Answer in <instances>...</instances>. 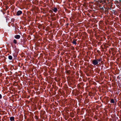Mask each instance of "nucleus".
<instances>
[{
  "mask_svg": "<svg viewBox=\"0 0 121 121\" xmlns=\"http://www.w3.org/2000/svg\"><path fill=\"white\" fill-rule=\"evenodd\" d=\"M97 60V61H98V63H99V62L101 61V59H99Z\"/></svg>",
  "mask_w": 121,
  "mask_h": 121,
  "instance_id": "nucleus-13",
  "label": "nucleus"
},
{
  "mask_svg": "<svg viewBox=\"0 0 121 121\" xmlns=\"http://www.w3.org/2000/svg\"><path fill=\"white\" fill-rule=\"evenodd\" d=\"M49 12L51 13H52L53 12V11L52 10H49Z\"/></svg>",
  "mask_w": 121,
  "mask_h": 121,
  "instance_id": "nucleus-17",
  "label": "nucleus"
},
{
  "mask_svg": "<svg viewBox=\"0 0 121 121\" xmlns=\"http://www.w3.org/2000/svg\"><path fill=\"white\" fill-rule=\"evenodd\" d=\"M109 38H109V37L108 36V39H109Z\"/></svg>",
  "mask_w": 121,
  "mask_h": 121,
  "instance_id": "nucleus-20",
  "label": "nucleus"
},
{
  "mask_svg": "<svg viewBox=\"0 0 121 121\" xmlns=\"http://www.w3.org/2000/svg\"><path fill=\"white\" fill-rule=\"evenodd\" d=\"M92 63L94 65H97L98 64V61L96 59L92 61Z\"/></svg>",
  "mask_w": 121,
  "mask_h": 121,
  "instance_id": "nucleus-2",
  "label": "nucleus"
},
{
  "mask_svg": "<svg viewBox=\"0 0 121 121\" xmlns=\"http://www.w3.org/2000/svg\"><path fill=\"white\" fill-rule=\"evenodd\" d=\"M10 73H12V72H10Z\"/></svg>",
  "mask_w": 121,
  "mask_h": 121,
  "instance_id": "nucleus-24",
  "label": "nucleus"
},
{
  "mask_svg": "<svg viewBox=\"0 0 121 121\" xmlns=\"http://www.w3.org/2000/svg\"><path fill=\"white\" fill-rule=\"evenodd\" d=\"M111 103H114V99H111Z\"/></svg>",
  "mask_w": 121,
  "mask_h": 121,
  "instance_id": "nucleus-14",
  "label": "nucleus"
},
{
  "mask_svg": "<svg viewBox=\"0 0 121 121\" xmlns=\"http://www.w3.org/2000/svg\"><path fill=\"white\" fill-rule=\"evenodd\" d=\"M17 32L16 31V30H15V33H16V32Z\"/></svg>",
  "mask_w": 121,
  "mask_h": 121,
  "instance_id": "nucleus-23",
  "label": "nucleus"
},
{
  "mask_svg": "<svg viewBox=\"0 0 121 121\" xmlns=\"http://www.w3.org/2000/svg\"><path fill=\"white\" fill-rule=\"evenodd\" d=\"M17 28H15V30H17Z\"/></svg>",
  "mask_w": 121,
  "mask_h": 121,
  "instance_id": "nucleus-22",
  "label": "nucleus"
},
{
  "mask_svg": "<svg viewBox=\"0 0 121 121\" xmlns=\"http://www.w3.org/2000/svg\"><path fill=\"white\" fill-rule=\"evenodd\" d=\"M104 109L105 110V109ZM105 111H106V110H105Z\"/></svg>",
  "mask_w": 121,
  "mask_h": 121,
  "instance_id": "nucleus-29",
  "label": "nucleus"
},
{
  "mask_svg": "<svg viewBox=\"0 0 121 121\" xmlns=\"http://www.w3.org/2000/svg\"><path fill=\"white\" fill-rule=\"evenodd\" d=\"M14 117H10V120L11 121H15Z\"/></svg>",
  "mask_w": 121,
  "mask_h": 121,
  "instance_id": "nucleus-7",
  "label": "nucleus"
},
{
  "mask_svg": "<svg viewBox=\"0 0 121 121\" xmlns=\"http://www.w3.org/2000/svg\"><path fill=\"white\" fill-rule=\"evenodd\" d=\"M52 10L55 13H56L57 11V9L56 8L54 7L53 9H52Z\"/></svg>",
  "mask_w": 121,
  "mask_h": 121,
  "instance_id": "nucleus-5",
  "label": "nucleus"
},
{
  "mask_svg": "<svg viewBox=\"0 0 121 121\" xmlns=\"http://www.w3.org/2000/svg\"><path fill=\"white\" fill-rule=\"evenodd\" d=\"M77 40V39H73V41L72 42V43L73 44H74L75 45L76 44V41Z\"/></svg>",
  "mask_w": 121,
  "mask_h": 121,
  "instance_id": "nucleus-6",
  "label": "nucleus"
},
{
  "mask_svg": "<svg viewBox=\"0 0 121 121\" xmlns=\"http://www.w3.org/2000/svg\"><path fill=\"white\" fill-rule=\"evenodd\" d=\"M105 38V39H106V38Z\"/></svg>",
  "mask_w": 121,
  "mask_h": 121,
  "instance_id": "nucleus-27",
  "label": "nucleus"
},
{
  "mask_svg": "<svg viewBox=\"0 0 121 121\" xmlns=\"http://www.w3.org/2000/svg\"><path fill=\"white\" fill-rule=\"evenodd\" d=\"M14 38L17 39H19L20 38V36L19 35H17L15 36Z\"/></svg>",
  "mask_w": 121,
  "mask_h": 121,
  "instance_id": "nucleus-4",
  "label": "nucleus"
},
{
  "mask_svg": "<svg viewBox=\"0 0 121 121\" xmlns=\"http://www.w3.org/2000/svg\"><path fill=\"white\" fill-rule=\"evenodd\" d=\"M105 45H104V48H103L102 47V48L103 49V50H102L104 52V53H105Z\"/></svg>",
  "mask_w": 121,
  "mask_h": 121,
  "instance_id": "nucleus-12",
  "label": "nucleus"
},
{
  "mask_svg": "<svg viewBox=\"0 0 121 121\" xmlns=\"http://www.w3.org/2000/svg\"><path fill=\"white\" fill-rule=\"evenodd\" d=\"M101 9H102V10H104V8L103 7L102 8H101Z\"/></svg>",
  "mask_w": 121,
  "mask_h": 121,
  "instance_id": "nucleus-19",
  "label": "nucleus"
},
{
  "mask_svg": "<svg viewBox=\"0 0 121 121\" xmlns=\"http://www.w3.org/2000/svg\"><path fill=\"white\" fill-rule=\"evenodd\" d=\"M27 41V39L25 38H23V39H21V42L20 44L24 46L26 44V41Z\"/></svg>",
  "mask_w": 121,
  "mask_h": 121,
  "instance_id": "nucleus-1",
  "label": "nucleus"
},
{
  "mask_svg": "<svg viewBox=\"0 0 121 121\" xmlns=\"http://www.w3.org/2000/svg\"><path fill=\"white\" fill-rule=\"evenodd\" d=\"M2 98V95L0 94V99H1Z\"/></svg>",
  "mask_w": 121,
  "mask_h": 121,
  "instance_id": "nucleus-16",
  "label": "nucleus"
},
{
  "mask_svg": "<svg viewBox=\"0 0 121 121\" xmlns=\"http://www.w3.org/2000/svg\"><path fill=\"white\" fill-rule=\"evenodd\" d=\"M74 117V115H73V116H72L71 117Z\"/></svg>",
  "mask_w": 121,
  "mask_h": 121,
  "instance_id": "nucleus-21",
  "label": "nucleus"
},
{
  "mask_svg": "<svg viewBox=\"0 0 121 121\" xmlns=\"http://www.w3.org/2000/svg\"><path fill=\"white\" fill-rule=\"evenodd\" d=\"M13 57L12 56H11L9 55L8 56V58L10 60H11L12 59Z\"/></svg>",
  "mask_w": 121,
  "mask_h": 121,
  "instance_id": "nucleus-10",
  "label": "nucleus"
},
{
  "mask_svg": "<svg viewBox=\"0 0 121 121\" xmlns=\"http://www.w3.org/2000/svg\"><path fill=\"white\" fill-rule=\"evenodd\" d=\"M101 0L103 2V4H104V5L106 4V0Z\"/></svg>",
  "mask_w": 121,
  "mask_h": 121,
  "instance_id": "nucleus-9",
  "label": "nucleus"
},
{
  "mask_svg": "<svg viewBox=\"0 0 121 121\" xmlns=\"http://www.w3.org/2000/svg\"><path fill=\"white\" fill-rule=\"evenodd\" d=\"M105 78H106V76L105 77Z\"/></svg>",
  "mask_w": 121,
  "mask_h": 121,
  "instance_id": "nucleus-25",
  "label": "nucleus"
},
{
  "mask_svg": "<svg viewBox=\"0 0 121 121\" xmlns=\"http://www.w3.org/2000/svg\"><path fill=\"white\" fill-rule=\"evenodd\" d=\"M104 9H105V14L106 13H105L106 12V8L105 7H104Z\"/></svg>",
  "mask_w": 121,
  "mask_h": 121,
  "instance_id": "nucleus-18",
  "label": "nucleus"
},
{
  "mask_svg": "<svg viewBox=\"0 0 121 121\" xmlns=\"http://www.w3.org/2000/svg\"><path fill=\"white\" fill-rule=\"evenodd\" d=\"M83 121H84V120H83Z\"/></svg>",
  "mask_w": 121,
  "mask_h": 121,
  "instance_id": "nucleus-30",
  "label": "nucleus"
},
{
  "mask_svg": "<svg viewBox=\"0 0 121 121\" xmlns=\"http://www.w3.org/2000/svg\"><path fill=\"white\" fill-rule=\"evenodd\" d=\"M102 29L104 30H105L106 29V26L105 25H103L102 27Z\"/></svg>",
  "mask_w": 121,
  "mask_h": 121,
  "instance_id": "nucleus-8",
  "label": "nucleus"
},
{
  "mask_svg": "<svg viewBox=\"0 0 121 121\" xmlns=\"http://www.w3.org/2000/svg\"><path fill=\"white\" fill-rule=\"evenodd\" d=\"M4 58H5V57H4Z\"/></svg>",
  "mask_w": 121,
  "mask_h": 121,
  "instance_id": "nucleus-31",
  "label": "nucleus"
},
{
  "mask_svg": "<svg viewBox=\"0 0 121 121\" xmlns=\"http://www.w3.org/2000/svg\"><path fill=\"white\" fill-rule=\"evenodd\" d=\"M13 42L14 44H16L17 43V40L16 39H14L13 41Z\"/></svg>",
  "mask_w": 121,
  "mask_h": 121,
  "instance_id": "nucleus-11",
  "label": "nucleus"
},
{
  "mask_svg": "<svg viewBox=\"0 0 121 121\" xmlns=\"http://www.w3.org/2000/svg\"><path fill=\"white\" fill-rule=\"evenodd\" d=\"M66 73L69 74H70V70L67 71L66 72Z\"/></svg>",
  "mask_w": 121,
  "mask_h": 121,
  "instance_id": "nucleus-15",
  "label": "nucleus"
},
{
  "mask_svg": "<svg viewBox=\"0 0 121 121\" xmlns=\"http://www.w3.org/2000/svg\"><path fill=\"white\" fill-rule=\"evenodd\" d=\"M22 13V12L21 10H19L18 11L16 15L17 16H19Z\"/></svg>",
  "mask_w": 121,
  "mask_h": 121,
  "instance_id": "nucleus-3",
  "label": "nucleus"
},
{
  "mask_svg": "<svg viewBox=\"0 0 121 121\" xmlns=\"http://www.w3.org/2000/svg\"><path fill=\"white\" fill-rule=\"evenodd\" d=\"M106 96H105V97H104V98H106Z\"/></svg>",
  "mask_w": 121,
  "mask_h": 121,
  "instance_id": "nucleus-28",
  "label": "nucleus"
},
{
  "mask_svg": "<svg viewBox=\"0 0 121 121\" xmlns=\"http://www.w3.org/2000/svg\"><path fill=\"white\" fill-rule=\"evenodd\" d=\"M106 22V21H105V22Z\"/></svg>",
  "mask_w": 121,
  "mask_h": 121,
  "instance_id": "nucleus-26",
  "label": "nucleus"
}]
</instances>
